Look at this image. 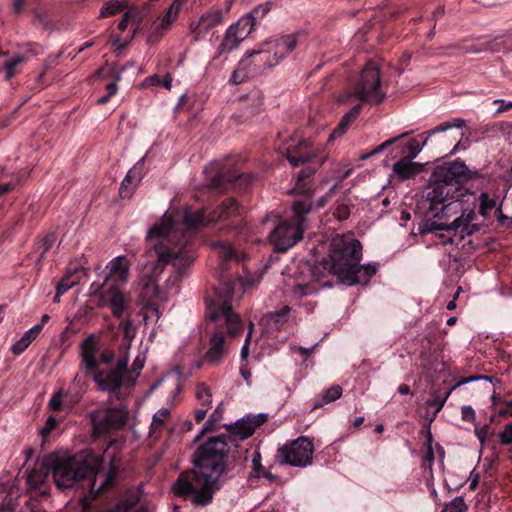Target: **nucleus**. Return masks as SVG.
Returning <instances> with one entry per match:
<instances>
[{
	"label": "nucleus",
	"instance_id": "obj_1",
	"mask_svg": "<svg viewBox=\"0 0 512 512\" xmlns=\"http://www.w3.org/2000/svg\"><path fill=\"white\" fill-rule=\"evenodd\" d=\"M243 213L244 207L235 198H226L209 214L204 208L196 211L187 209L182 223L165 213L161 222L154 224L147 233V254L150 258H155L153 274H161L170 265L172 271L166 284L167 287L177 286L195 259L193 237L196 232L218 221L239 217V221L231 222L224 229L241 234L246 227L242 220Z\"/></svg>",
	"mask_w": 512,
	"mask_h": 512
},
{
	"label": "nucleus",
	"instance_id": "obj_2",
	"mask_svg": "<svg viewBox=\"0 0 512 512\" xmlns=\"http://www.w3.org/2000/svg\"><path fill=\"white\" fill-rule=\"evenodd\" d=\"M234 434L228 432L209 437L193 453L194 468L179 474L173 484V492L183 499H191L196 506L212 502L214 492L222 487L220 478L232 471L237 460L245 456Z\"/></svg>",
	"mask_w": 512,
	"mask_h": 512
},
{
	"label": "nucleus",
	"instance_id": "obj_3",
	"mask_svg": "<svg viewBox=\"0 0 512 512\" xmlns=\"http://www.w3.org/2000/svg\"><path fill=\"white\" fill-rule=\"evenodd\" d=\"M483 174L478 170H470L465 162L455 160L435 167L424 197L429 202L426 216L419 224V233H433L441 230H452L461 238L480 231L482 224L474 223L477 216L474 210H465L451 224L437 223L435 219H447L456 202L462 201L467 190L463 185L473 179H481Z\"/></svg>",
	"mask_w": 512,
	"mask_h": 512
},
{
	"label": "nucleus",
	"instance_id": "obj_4",
	"mask_svg": "<svg viewBox=\"0 0 512 512\" xmlns=\"http://www.w3.org/2000/svg\"><path fill=\"white\" fill-rule=\"evenodd\" d=\"M211 247L219 254V283L211 296H206V318L215 323V330L210 338V346L204 355V361L217 365L224 354L225 333L231 337L238 336L243 331L240 316L232 309V299L236 286H240L239 279L228 273L230 263H239L242 256L234 249L231 243L222 240L211 242Z\"/></svg>",
	"mask_w": 512,
	"mask_h": 512
},
{
	"label": "nucleus",
	"instance_id": "obj_5",
	"mask_svg": "<svg viewBox=\"0 0 512 512\" xmlns=\"http://www.w3.org/2000/svg\"><path fill=\"white\" fill-rule=\"evenodd\" d=\"M362 244L352 236L336 235L332 238L327 255L314 263L307 262L302 266L301 273L308 278L306 284H299L304 294L316 290L313 284L321 287H332L337 283L352 286L367 283L378 270L377 264L360 265Z\"/></svg>",
	"mask_w": 512,
	"mask_h": 512
},
{
	"label": "nucleus",
	"instance_id": "obj_6",
	"mask_svg": "<svg viewBox=\"0 0 512 512\" xmlns=\"http://www.w3.org/2000/svg\"><path fill=\"white\" fill-rule=\"evenodd\" d=\"M102 458L94 453H79L61 456L50 453L43 456L39 468L31 471L26 479L31 498L49 495L46 481L52 474L56 487L60 490L72 489L83 481L90 482L101 468Z\"/></svg>",
	"mask_w": 512,
	"mask_h": 512
},
{
	"label": "nucleus",
	"instance_id": "obj_7",
	"mask_svg": "<svg viewBox=\"0 0 512 512\" xmlns=\"http://www.w3.org/2000/svg\"><path fill=\"white\" fill-rule=\"evenodd\" d=\"M351 97L358 99L360 103L354 105L343 115L331 137H340L347 131L359 116L363 103L379 104L384 100L385 93L381 90L380 71L372 62H369L362 69L358 82L348 96V98Z\"/></svg>",
	"mask_w": 512,
	"mask_h": 512
},
{
	"label": "nucleus",
	"instance_id": "obj_8",
	"mask_svg": "<svg viewBox=\"0 0 512 512\" xmlns=\"http://www.w3.org/2000/svg\"><path fill=\"white\" fill-rule=\"evenodd\" d=\"M322 153L323 150L319 146H315L308 140H301L298 144L287 148L286 158L289 163L293 167L303 165V168L296 174L295 186L290 191L291 194L313 197L314 189L311 178L325 161Z\"/></svg>",
	"mask_w": 512,
	"mask_h": 512
},
{
	"label": "nucleus",
	"instance_id": "obj_9",
	"mask_svg": "<svg viewBox=\"0 0 512 512\" xmlns=\"http://www.w3.org/2000/svg\"><path fill=\"white\" fill-rule=\"evenodd\" d=\"M312 198L302 197L292 204L293 222L281 221L269 235L276 252H286L296 245L305 230L306 215L313 208Z\"/></svg>",
	"mask_w": 512,
	"mask_h": 512
},
{
	"label": "nucleus",
	"instance_id": "obj_10",
	"mask_svg": "<svg viewBox=\"0 0 512 512\" xmlns=\"http://www.w3.org/2000/svg\"><path fill=\"white\" fill-rule=\"evenodd\" d=\"M313 452V442L305 436L298 437L290 443L283 445L278 450L281 463L295 467L311 465Z\"/></svg>",
	"mask_w": 512,
	"mask_h": 512
},
{
	"label": "nucleus",
	"instance_id": "obj_11",
	"mask_svg": "<svg viewBox=\"0 0 512 512\" xmlns=\"http://www.w3.org/2000/svg\"><path fill=\"white\" fill-rule=\"evenodd\" d=\"M297 34L283 35L275 41L265 42L261 44L259 49H253L246 52V57L250 58L256 55H262L269 53L271 49L274 50L273 57L267 55L261 60L265 62L268 67L277 65L282 59H284L289 53H291L297 46Z\"/></svg>",
	"mask_w": 512,
	"mask_h": 512
},
{
	"label": "nucleus",
	"instance_id": "obj_12",
	"mask_svg": "<svg viewBox=\"0 0 512 512\" xmlns=\"http://www.w3.org/2000/svg\"><path fill=\"white\" fill-rule=\"evenodd\" d=\"M85 391V381L77 374L66 390L60 388L52 395L48 407L53 412H60L63 409L71 411L81 401Z\"/></svg>",
	"mask_w": 512,
	"mask_h": 512
},
{
	"label": "nucleus",
	"instance_id": "obj_13",
	"mask_svg": "<svg viewBox=\"0 0 512 512\" xmlns=\"http://www.w3.org/2000/svg\"><path fill=\"white\" fill-rule=\"evenodd\" d=\"M97 306L110 308L116 319H122L124 315L132 313V298L129 294L123 293L117 286L109 285L99 295Z\"/></svg>",
	"mask_w": 512,
	"mask_h": 512
},
{
	"label": "nucleus",
	"instance_id": "obj_14",
	"mask_svg": "<svg viewBox=\"0 0 512 512\" xmlns=\"http://www.w3.org/2000/svg\"><path fill=\"white\" fill-rule=\"evenodd\" d=\"M127 415L126 409L121 407L98 411L92 417L94 432L100 436L121 429L126 424Z\"/></svg>",
	"mask_w": 512,
	"mask_h": 512
},
{
	"label": "nucleus",
	"instance_id": "obj_15",
	"mask_svg": "<svg viewBox=\"0 0 512 512\" xmlns=\"http://www.w3.org/2000/svg\"><path fill=\"white\" fill-rule=\"evenodd\" d=\"M252 179L253 177L249 174L234 175L224 171L223 169H219L214 173V175L207 177V185L211 190L224 193L231 187L239 186L241 188L243 186H247L251 183Z\"/></svg>",
	"mask_w": 512,
	"mask_h": 512
},
{
	"label": "nucleus",
	"instance_id": "obj_16",
	"mask_svg": "<svg viewBox=\"0 0 512 512\" xmlns=\"http://www.w3.org/2000/svg\"><path fill=\"white\" fill-rule=\"evenodd\" d=\"M466 125V121L462 118H452L448 121L440 123L433 129L429 130L422 144L416 138H412L407 142L406 149L408 151L407 158L414 159L428 141L436 134L444 133L452 128L462 129Z\"/></svg>",
	"mask_w": 512,
	"mask_h": 512
},
{
	"label": "nucleus",
	"instance_id": "obj_17",
	"mask_svg": "<svg viewBox=\"0 0 512 512\" xmlns=\"http://www.w3.org/2000/svg\"><path fill=\"white\" fill-rule=\"evenodd\" d=\"M99 342L95 335L85 338L80 344V369L87 374H93L99 369L97 354Z\"/></svg>",
	"mask_w": 512,
	"mask_h": 512
},
{
	"label": "nucleus",
	"instance_id": "obj_18",
	"mask_svg": "<svg viewBox=\"0 0 512 512\" xmlns=\"http://www.w3.org/2000/svg\"><path fill=\"white\" fill-rule=\"evenodd\" d=\"M266 421L267 416L265 414H258L256 416H249L238 420L232 425H225V427L227 432L234 434L239 441H243L249 438L253 434L254 430Z\"/></svg>",
	"mask_w": 512,
	"mask_h": 512
},
{
	"label": "nucleus",
	"instance_id": "obj_19",
	"mask_svg": "<svg viewBox=\"0 0 512 512\" xmlns=\"http://www.w3.org/2000/svg\"><path fill=\"white\" fill-rule=\"evenodd\" d=\"M145 156L142 157L135 165L128 171L125 178L123 179L119 188V195L122 199L130 198L138 184L143 179L145 171Z\"/></svg>",
	"mask_w": 512,
	"mask_h": 512
},
{
	"label": "nucleus",
	"instance_id": "obj_20",
	"mask_svg": "<svg viewBox=\"0 0 512 512\" xmlns=\"http://www.w3.org/2000/svg\"><path fill=\"white\" fill-rule=\"evenodd\" d=\"M93 380L102 391H108L112 396L120 398L123 376L118 371L110 370L106 375L99 369L94 372Z\"/></svg>",
	"mask_w": 512,
	"mask_h": 512
},
{
	"label": "nucleus",
	"instance_id": "obj_21",
	"mask_svg": "<svg viewBox=\"0 0 512 512\" xmlns=\"http://www.w3.org/2000/svg\"><path fill=\"white\" fill-rule=\"evenodd\" d=\"M103 470V464L101 465L100 471L93 477L90 478V482L87 483V498H89L91 501L97 499L98 496H100L102 493L105 492V490L111 486L114 485L115 480L117 478L119 469L117 465L114 462V458H112L110 462V467L108 472L105 475V479L101 482V484L97 487V476L100 472Z\"/></svg>",
	"mask_w": 512,
	"mask_h": 512
},
{
	"label": "nucleus",
	"instance_id": "obj_22",
	"mask_svg": "<svg viewBox=\"0 0 512 512\" xmlns=\"http://www.w3.org/2000/svg\"><path fill=\"white\" fill-rule=\"evenodd\" d=\"M109 273L105 279L109 285L123 284L127 282L129 274V263L125 256L114 258L109 263Z\"/></svg>",
	"mask_w": 512,
	"mask_h": 512
},
{
	"label": "nucleus",
	"instance_id": "obj_23",
	"mask_svg": "<svg viewBox=\"0 0 512 512\" xmlns=\"http://www.w3.org/2000/svg\"><path fill=\"white\" fill-rule=\"evenodd\" d=\"M222 20L223 14L220 10H213L202 15L198 21V24L192 28V33L195 40H199L210 29L221 24Z\"/></svg>",
	"mask_w": 512,
	"mask_h": 512
},
{
	"label": "nucleus",
	"instance_id": "obj_24",
	"mask_svg": "<svg viewBox=\"0 0 512 512\" xmlns=\"http://www.w3.org/2000/svg\"><path fill=\"white\" fill-rule=\"evenodd\" d=\"M412 160L403 157L393 164L392 170L401 180L411 179L422 171L423 165Z\"/></svg>",
	"mask_w": 512,
	"mask_h": 512
},
{
	"label": "nucleus",
	"instance_id": "obj_25",
	"mask_svg": "<svg viewBox=\"0 0 512 512\" xmlns=\"http://www.w3.org/2000/svg\"><path fill=\"white\" fill-rule=\"evenodd\" d=\"M42 330V325L37 324L33 326L31 329L26 331L24 335L21 337L20 340H18L16 343H14L11 347V351L14 355H20L22 354L29 345L38 337Z\"/></svg>",
	"mask_w": 512,
	"mask_h": 512
},
{
	"label": "nucleus",
	"instance_id": "obj_26",
	"mask_svg": "<svg viewBox=\"0 0 512 512\" xmlns=\"http://www.w3.org/2000/svg\"><path fill=\"white\" fill-rule=\"evenodd\" d=\"M242 38H239L238 33L235 32L230 26L226 30L224 38L217 49L216 57H220L223 54H228L236 49L242 42Z\"/></svg>",
	"mask_w": 512,
	"mask_h": 512
},
{
	"label": "nucleus",
	"instance_id": "obj_27",
	"mask_svg": "<svg viewBox=\"0 0 512 512\" xmlns=\"http://www.w3.org/2000/svg\"><path fill=\"white\" fill-rule=\"evenodd\" d=\"M290 308L284 306L278 311L272 312L265 317L266 325L270 330H280L287 322Z\"/></svg>",
	"mask_w": 512,
	"mask_h": 512
},
{
	"label": "nucleus",
	"instance_id": "obj_28",
	"mask_svg": "<svg viewBox=\"0 0 512 512\" xmlns=\"http://www.w3.org/2000/svg\"><path fill=\"white\" fill-rule=\"evenodd\" d=\"M81 273H82V269H78V268H75L74 271H68L56 286L57 296H62L70 288L77 285L80 281Z\"/></svg>",
	"mask_w": 512,
	"mask_h": 512
},
{
	"label": "nucleus",
	"instance_id": "obj_29",
	"mask_svg": "<svg viewBox=\"0 0 512 512\" xmlns=\"http://www.w3.org/2000/svg\"><path fill=\"white\" fill-rule=\"evenodd\" d=\"M342 395V387L339 385H333L330 388L324 390L314 401L313 409H318L325 404L331 403L339 399Z\"/></svg>",
	"mask_w": 512,
	"mask_h": 512
},
{
	"label": "nucleus",
	"instance_id": "obj_30",
	"mask_svg": "<svg viewBox=\"0 0 512 512\" xmlns=\"http://www.w3.org/2000/svg\"><path fill=\"white\" fill-rule=\"evenodd\" d=\"M497 197H490L487 192H481L478 200H479V208L478 213L484 218L488 219L490 217V213L493 209L497 207Z\"/></svg>",
	"mask_w": 512,
	"mask_h": 512
},
{
	"label": "nucleus",
	"instance_id": "obj_31",
	"mask_svg": "<svg viewBox=\"0 0 512 512\" xmlns=\"http://www.w3.org/2000/svg\"><path fill=\"white\" fill-rule=\"evenodd\" d=\"M222 410L220 407H217L209 416L208 420L202 427L200 433L195 437V442L199 441L202 436L209 432H214L217 429V423L222 419Z\"/></svg>",
	"mask_w": 512,
	"mask_h": 512
},
{
	"label": "nucleus",
	"instance_id": "obj_32",
	"mask_svg": "<svg viewBox=\"0 0 512 512\" xmlns=\"http://www.w3.org/2000/svg\"><path fill=\"white\" fill-rule=\"evenodd\" d=\"M254 20L246 15L242 16L236 23L230 25V27L238 33L239 38L244 40L255 27Z\"/></svg>",
	"mask_w": 512,
	"mask_h": 512
},
{
	"label": "nucleus",
	"instance_id": "obj_33",
	"mask_svg": "<svg viewBox=\"0 0 512 512\" xmlns=\"http://www.w3.org/2000/svg\"><path fill=\"white\" fill-rule=\"evenodd\" d=\"M455 387H452L446 391H444L443 393H439V392H435L433 393V395L431 396V398H429L426 402V405L428 407H434L435 408V411H434V416H436L440 410L443 408L446 400L448 399L449 395L451 394V391L454 389Z\"/></svg>",
	"mask_w": 512,
	"mask_h": 512
},
{
	"label": "nucleus",
	"instance_id": "obj_34",
	"mask_svg": "<svg viewBox=\"0 0 512 512\" xmlns=\"http://www.w3.org/2000/svg\"><path fill=\"white\" fill-rule=\"evenodd\" d=\"M57 236L54 232L46 234L38 243L37 250L40 251L38 261L41 262L45 259L46 253L53 247L56 242Z\"/></svg>",
	"mask_w": 512,
	"mask_h": 512
},
{
	"label": "nucleus",
	"instance_id": "obj_35",
	"mask_svg": "<svg viewBox=\"0 0 512 512\" xmlns=\"http://www.w3.org/2000/svg\"><path fill=\"white\" fill-rule=\"evenodd\" d=\"M29 175V172L25 169L18 171L14 177L13 180L0 185V197L3 195H6L10 192H12L16 186L23 181L27 176Z\"/></svg>",
	"mask_w": 512,
	"mask_h": 512
},
{
	"label": "nucleus",
	"instance_id": "obj_36",
	"mask_svg": "<svg viewBox=\"0 0 512 512\" xmlns=\"http://www.w3.org/2000/svg\"><path fill=\"white\" fill-rule=\"evenodd\" d=\"M25 61L23 55H16L7 59L3 65V71L6 73V79L10 80L17 73L16 68Z\"/></svg>",
	"mask_w": 512,
	"mask_h": 512
},
{
	"label": "nucleus",
	"instance_id": "obj_37",
	"mask_svg": "<svg viewBox=\"0 0 512 512\" xmlns=\"http://www.w3.org/2000/svg\"><path fill=\"white\" fill-rule=\"evenodd\" d=\"M122 71H123V68L119 70L114 66H109L108 64H106L105 66L97 69L95 71L94 76L99 79L111 78L112 80L115 79L116 81H119L121 79L120 74Z\"/></svg>",
	"mask_w": 512,
	"mask_h": 512
},
{
	"label": "nucleus",
	"instance_id": "obj_38",
	"mask_svg": "<svg viewBox=\"0 0 512 512\" xmlns=\"http://www.w3.org/2000/svg\"><path fill=\"white\" fill-rule=\"evenodd\" d=\"M196 398L203 407H210L212 403V393L206 383H200L196 387Z\"/></svg>",
	"mask_w": 512,
	"mask_h": 512
},
{
	"label": "nucleus",
	"instance_id": "obj_39",
	"mask_svg": "<svg viewBox=\"0 0 512 512\" xmlns=\"http://www.w3.org/2000/svg\"><path fill=\"white\" fill-rule=\"evenodd\" d=\"M125 5L120 1H109L103 5L100 10V18L114 16L125 9Z\"/></svg>",
	"mask_w": 512,
	"mask_h": 512
},
{
	"label": "nucleus",
	"instance_id": "obj_40",
	"mask_svg": "<svg viewBox=\"0 0 512 512\" xmlns=\"http://www.w3.org/2000/svg\"><path fill=\"white\" fill-rule=\"evenodd\" d=\"M272 2L268 1L256 6L250 13L246 14L251 20H254L255 25L262 20L267 13L271 10Z\"/></svg>",
	"mask_w": 512,
	"mask_h": 512
},
{
	"label": "nucleus",
	"instance_id": "obj_41",
	"mask_svg": "<svg viewBox=\"0 0 512 512\" xmlns=\"http://www.w3.org/2000/svg\"><path fill=\"white\" fill-rule=\"evenodd\" d=\"M467 510L468 506L466 505L463 497L459 496L446 504L442 512H467Z\"/></svg>",
	"mask_w": 512,
	"mask_h": 512
},
{
	"label": "nucleus",
	"instance_id": "obj_42",
	"mask_svg": "<svg viewBox=\"0 0 512 512\" xmlns=\"http://www.w3.org/2000/svg\"><path fill=\"white\" fill-rule=\"evenodd\" d=\"M412 132H406V133H403L402 135L398 136V137H394V138H390L386 141H384L382 144H380L379 146H377L375 149H373L369 154H365L362 156L363 159H366L372 155H375V154H378L380 152H382L383 150H385L387 147L391 146L392 144H394L399 138L401 137H405V136H408L409 134H411Z\"/></svg>",
	"mask_w": 512,
	"mask_h": 512
},
{
	"label": "nucleus",
	"instance_id": "obj_43",
	"mask_svg": "<svg viewBox=\"0 0 512 512\" xmlns=\"http://www.w3.org/2000/svg\"><path fill=\"white\" fill-rule=\"evenodd\" d=\"M59 421L54 416H49L45 422V425L40 430V434L43 439L49 437L51 432L57 427Z\"/></svg>",
	"mask_w": 512,
	"mask_h": 512
},
{
	"label": "nucleus",
	"instance_id": "obj_44",
	"mask_svg": "<svg viewBox=\"0 0 512 512\" xmlns=\"http://www.w3.org/2000/svg\"><path fill=\"white\" fill-rule=\"evenodd\" d=\"M262 457L259 451H255L252 457L253 472L252 475L255 477H261V473L265 470L261 463Z\"/></svg>",
	"mask_w": 512,
	"mask_h": 512
},
{
	"label": "nucleus",
	"instance_id": "obj_45",
	"mask_svg": "<svg viewBox=\"0 0 512 512\" xmlns=\"http://www.w3.org/2000/svg\"><path fill=\"white\" fill-rule=\"evenodd\" d=\"M500 444L507 446L512 444V423L506 424L503 431L498 434Z\"/></svg>",
	"mask_w": 512,
	"mask_h": 512
},
{
	"label": "nucleus",
	"instance_id": "obj_46",
	"mask_svg": "<svg viewBox=\"0 0 512 512\" xmlns=\"http://www.w3.org/2000/svg\"><path fill=\"white\" fill-rule=\"evenodd\" d=\"M132 325H133L132 313H128V314L124 315V317L121 319V322L119 323L118 328H119V330H121L123 332L125 337H129V334L132 329Z\"/></svg>",
	"mask_w": 512,
	"mask_h": 512
},
{
	"label": "nucleus",
	"instance_id": "obj_47",
	"mask_svg": "<svg viewBox=\"0 0 512 512\" xmlns=\"http://www.w3.org/2000/svg\"><path fill=\"white\" fill-rule=\"evenodd\" d=\"M248 78V73L244 68L238 67L234 72L232 73L229 82L233 84H241L245 82Z\"/></svg>",
	"mask_w": 512,
	"mask_h": 512
},
{
	"label": "nucleus",
	"instance_id": "obj_48",
	"mask_svg": "<svg viewBox=\"0 0 512 512\" xmlns=\"http://www.w3.org/2000/svg\"><path fill=\"white\" fill-rule=\"evenodd\" d=\"M334 216L339 220V221H344V220H347L350 216V208L348 205L346 204H339L336 208H335V211H334Z\"/></svg>",
	"mask_w": 512,
	"mask_h": 512
},
{
	"label": "nucleus",
	"instance_id": "obj_49",
	"mask_svg": "<svg viewBox=\"0 0 512 512\" xmlns=\"http://www.w3.org/2000/svg\"><path fill=\"white\" fill-rule=\"evenodd\" d=\"M170 411L166 408L160 409L157 413L153 416V424H156L157 426L164 425L165 420L169 417Z\"/></svg>",
	"mask_w": 512,
	"mask_h": 512
},
{
	"label": "nucleus",
	"instance_id": "obj_50",
	"mask_svg": "<svg viewBox=\"0 0 512 512\" xmlns=\"http://www.w3.org/2000/svg\"><path fill=\"white\" fill-rule=\"evenodd\" d=\"M178 15H176L172 9H167V11L165 12L163 18H162V22H161V27L163 29H167L171 26V24L177 19Z\"/></svg>",
	"mask_w": 512,
	"mask_h": 512
},
{
	"label": "nucleus",
	"instance_id": "obj_51",
	"mask_svg": "<svg viewBox=\"0 0 512 512\" xmlns=\"http://www.w3.org/2000/svg\"><path fill=\"white\" fill-rule=\"evenodd\" d=\"M495 214H496L497 221L500 226H506L507 228H512V221H510L509 223L506 224V222L508 221L509 218L502 212L501 204L496 207Z\"/></svg>",
	"mask_w": 512,
	"mask_h": 512
},
{
	"label": "nucleus",
	"instance_id": "obj_52",
	"mask_svg": "<svg viewBox=\"0 0 512 512\" xmlns=\"http://www.w3.org/2000/svg\"><path fill=\"white\" fill-rule=\"evenodd\" d=\"M128 361H129V357L127 355L119 358L117 361V364H116V368L112 369V370L118 371L119 374L123 376L127 372Z\"/></svg>",
	"mask_w": 512,
	"mask_h": 512
},
{
	"label": "nucleus",
	"instance_id": "obj_53",
	"mask_svg": "<svg viewBox=\"0 0 512 512\" xmlns=\"http://www.w3.org/2000/svg\"><path fill=\"white\" fill-rule=\"evenodd\" d=\"M461 417L464 421L472 422L475 420L476 414L471 406H463L461 408Z\"/></svg>",
	"mask_w": 512,
	"mask_h": 512
},
{
	"label": "nucleus",
	"instance_id": "obj_54",
	"mask_svg": "<svg viewBox=\"0 0 512 512\" xmlns=\"http://www.w3.org/2000/svg\"><path fill=\"white\" fill-rule=\"evenodd\" d=\"M114 351L113 350H110V349H105L103 350L101 353H100V356H99V364L100 363H103V364H110L113 360H114Z\"/></svg>",
	"mask_w": 512,
	"mask_h": 512
},
{
	"label": "nucleus",
	"instance_id": "obj_55",
	"mask_svg": "<svg viewBox=\"0 0 512 512\" xmlns=\"http://www.w3.org/2000/svg\"><path fill=\"white\" fill-rule=\"evenodd\" d=\"M501 417L512 416V400L503 401V407L498 411Z\"/></svg>",
	"mask_w": 512,
	"mask_h": 512
},
{
	"label": "nucleus",
	"instance_id": "obj_56",
	"mask_svg": "<svg viewBox=\"0 0 512 512\" xmlns=\"http://www.w3.org/2000/svg\"><path fill=\"white\" fill-rule=\"evenodd\" d=\"M488 429H489L488 425H484L481 428H475V435L482 445L485 443V441L487 439Z\"/></svg>",
	"mask_w": 512,
	"mask_h": 512
},
{
	"label": "nucleus",
	"instance_id": "obj_57",
	"mask_svg": "<svg viewBox=\"0 0 512 512\" xmlns=\"http://www.w3.org/2000/svg\"><path fill=\"white\" fill-rule=\"evenodd\" d=\"M108 286H109V284L107 282H105V281H104V283L101 286L97 285L96 283H93L90 286V294L94 295V296H97L99 298L100 293L102 291L106 290Z\"/></svg>",
	"mask_w": 512,
	"mask_h": 512
},
{
	"label": "nucleus",
	"instance_id": "obj_58",
	"mask_svg": "<svg viewBox=\"0 0 512 512\" xmlns=\"http://www.w3.org/2000/svg\"><path fill=\"white\" fill-rule=\"evenodd\" d=\"M432 440H433L432 433H431L430 430H427L426 445L428 447L427 448V458L428 459H433L434 458V453H433V449H432V446H431Z\"/></svg>",
	"mask_w": 512,
	"mask_h": 512
},
{
	"label": "nucleus",
	"instance_id": "obj_59",
	"mask_svg": "<svg viewBox=\"0 0 512 512\" xmlns=\"http://www.w3.org/2000/svg\"><path fill=\"white\" fill-rule=\"evenodd\" d=\"M117 82L118 81H116L114 79L105 86V89L107 92L106 94L108 95V97H113L117 93V91H118Z\"/></svg>",
	"mask_w": 512,
	"mask_h": 512
},
{
	"label": "nucleus",
	"instance_id": "obj_60",
	"mask_svg": "<svg viewBox=\"0 0 512 512\" xmlns=\"http://www.w3.org/2000/svg\"><path fill=\"white\" fill-rule=\"evenodd\" d=\"M130 19L131 17L128 12L123 15L122 19L119 21L117 26L120 32H124L127 29Z\"/></svg>",
	"mask_w": 512,
	"mask_h": 512
},
{
	"label": "nucleus",
	"instance_id": "obj_61",
	"mask_svg": "<svg viewBox=\"0 0 512 512\" xmlns=\"http://www.w3.org/2000/svg\"><path fill=\"white\" fill-rule=\"evenodd\" d=\"M250 336H251V330L249 331V333L246 337L245 343H244L243 347L241 348V359L242 360L246 359L249 356Z\"/></svg>",
	"mask_w": 512,
	"mask_h": 512
},
{
	"label": "nucleus",
	"instance_id": "obj_62",
	"mask_svg": "<svg viewBox=\"0 0 512 512\" xmlns=\"http://www.w3.org/2000/svg\"><path fill=\"white\" fill-rule=\"evenodd\" d=\"M207 410H208V407L195 410L194 418L197 423H201L205 419Z\"/></svg>",
	"mask_w": 512,
	"mask_h": 512
},
{
	"label": "nucleus",
	"instance_id": "obj_63",
	"mask_svg": "<svg viewBox=\"0 0 512 512\" xmlns=\"http://www.w3.org/2000/svg\"><path fill=\"white\" fill-rule=\"evenodd\" d=\"M144 84L146 86H160L161 78L158 75H153L145 79Z\"/></svg>",
	"mask_w": 512,
	"mask_h": 512
},
{
	"label": "nucleus",
	"instance_id": "obj_64",
	"mask_svg": "<svg viewBox=\"0 0 512 512\" xmlns=\"http://www.w3.org/2000/svg\"><path fill=\"white\" fill-rule=\"evenodd\" d=\"M26 0H14L13 10L16 14H20L24 11Z\"/></svg>",
	"mask_w": 512,
	"mask_h": 512
}]
</instances>
